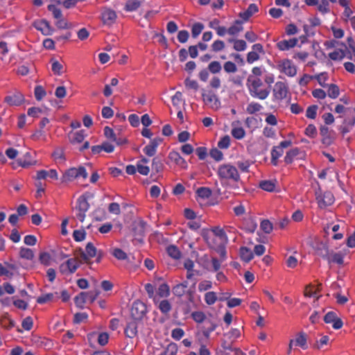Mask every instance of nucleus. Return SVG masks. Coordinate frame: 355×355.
Segmentation results:
<instances>
[{"label":"nucleus","instance_id":"79ce46f5","mask_svg":"<svg viewBox=\"0 0 355 355\" xmlns=\"http://www.w3.org/2000/svg\"><path fill=\"white\" fill-rule=\"evenodd\" d=\"M327 94L331 98L335 99L338 98L340 94L339 87L335 84L328 85Z\"/></svg>","mask_w":355,"mask_h":355},{"label":"nucleus","instance_id":"5701e85b","mask_svg":"<svg viewBox=\"0 0 355 355\" xmlns=\"http://www.w3.org/2000/svg\"><path fill=\"white\" fill-rule=\"evenodd\" d=\"M329 264L336 263L338 265H343L344 263V255L341 252H335L330 250L328 259H326Z\"/></svg>","mask_w":355,"mask_h":355},{"label":"nucleus","instance_id":"bf43d9fd","mask_svg":"<svg viewBox=\"0 0 355 355\" xmlns=\"http://www.w3.org/2000/svg\"><path fill=\"white\" fill-rule=\"evenodd\" d=\"M313 79H316L318 83L323 87H326L325 82L328 79V74L326 72L320 73L313 76Z\"/></svg>","mask_w":355,"mask_h":355},{"label":"nucleus","instance_id":"aec40b11","mask_svg":"<svg viewBox=\"0 0 355 355\" xmlns=\"http://www.w3.org/2000/svg\"><path fill=\"white\" fill-rule=\"evenodd\" d=\"M241 122L239 120L232 123L231 134L236 139H241L244 137V129L241 126Z\"/></svg>","mask_w":355,"mask_h":355},{"label":"nucleus","instance_id":"2f4dec72","mask_svg":"<svg viewBox=\"0 0 355 355\" xmlns=\"http://www.w3.org/2000/svg\"><path fill=\"white\" fill-rule=\"evenodd\" d=\"M0 323L6 329H12L15 324V321L10 318L8 313H5L1 317Z\"/></svg>","mask_w":355,"mask_h":355},{"label":"nucleus","instance_id":"e2e57ef3","mask_svg":"<svg viewBox=\"0 0 355 355\" xmlns=\"http://www.w3.org/2000/svg\"><path fill=\"white\" fill-rule=\"evenodd\" d=\"M104 135L107 139L112 141L116 140V134L114 133L112 128H110L109 126H105L104 128Z\"/></svg>","mask_w":355,"mask_h":355},{"label":"nucleus","instance_id":"603ef678","mask_svg":"<svg viewBox=\"0 0 355 355\" xmlns=\"http://www.w3.org/2000/svg\"><path fill=\"white\" fill-rule=\"evenodd\" d=\"M178 350L177 345L172 343L168 345L164 352L161 353L159 355H176Z\"/></svg>","mask_w":355,"mask_h":355},{"label":"nucleus","instance_id":"4be33fe9","mask_svg":"<svg viewBox=\"0 0 355 355\" xmlns=\"http://www.w3.org/2000/svg\"><path fill=\"white\" fill-rule=\"evenodd\" d=\"M139 320H135L131 319L127 324L125 329V334L129 338H134L137 334L138 322Z\"/></svg>","mask_w":355,"mask_h":355},{"label":"nucleus","instance_id":"c9c22d12","mask_svg":"<svg viewBox=\"0 0 355 355\" xmlns=\"http://www.w3.org/2000/svg\"><path fill=\"white\" fill-rule=\"evenodd\" d=\"M87 301V293L81 292L79 295H76L74 298V302L77 307L83 309L84 304Z\"/></svg>","mask_w":355,"mask_h":355},{"label":"nucleus","instance_id":"9d476101","mask_svg":"<svg viewBox=\"0 0 355 355\" xmlns=\"http://www.w3.org/2000/svg\"><path fill=\"white\" fill-rule=\"evenodd\" d=\"M116 13L109 8H103L101 10V20L104 25L111 26L116 20Z\"/></svg>","mask_w":355,"mask_h":355},{"label":"nucleus","instance_id":"cd10ccee","mask_svg":"<svg viewBox=\"0 0 355 355\" xmlns=\"http://www.w3.org/2000/svg\"><path fill=\"white\" fill-rule=\"evenodd\" d=\"M19 166L23 168H27L34 165L35 162L32 159L31 154L29 152L26 153L22 157L17 159Z\"/></svg>","mask_w":355,"mask_h":355},{"label":"nucleus","instance_id":"a18cd8bd","mask_svg":"<svg viewBox=\"0 0 355 355\" xmlns=\"http://www.w3.org/2000/svg\"><path fill=\"white\" fill-rule=\"evenodd\" d=\"M62 64L56 60H51V70L54 74L60 76L62 73Z\"/></svg>","mask_w":355,"mask_h":355},{"label":"nucleus","instance_id":"338daca9","mask_svg":"<svg viewBox=\"0 0 355 355\" xmlns=\"http://www.w3.org/2000/svg\"><path fill=\"white\" fill-rule=\"evenodd\" d=\"M210 156L216 162L221 161L223 159V153L218 148H213L210 150Z\"/></svg>","mask_w":355,"mask_h":355},{"label":"nucleus","instance_id":"13d9d810","mask_svg":"<svg viewBox=\"0 0 355 355\" xmlns=\"http://www.w3.org/2000/svg\"><path fill=\"white\" fill-rule=\"evenodd\" d=\"M230 145V137L229 135H225L220 138L218 142V147L220 149H227Z\"/></svg>","mask_w":355,"mask_h":355},{"label":"nucleus","instance_id":"72a5a7b5","mask_svg":"<svg viewBox=\"0 0 355 355\" xmlns=\"http://www.w3.org/2000/svg\"><path fill=\"white\" fill-rule=\"evenodd\" d=\"M300 149L298 148H294L289 151H288L284 157V162L289 164H291L295 158L300 154Z\"/></svg>","mask_w":355,"mask_h":355},{"label":"nucleus","instance_id":"864d4df0","mask_svg":"<svg viewBox=\"0 0 355 355\" xmlns=\"http://www.w3.org/2000/svg\"><path fill=\"white\" fill-rule=\"evenodd\" d=\"M204 29V25L201 23H195L191 28V34L193 38H196Z\"/></svg>","mask_w":355,"mask_h":355},{"label":"nucleus","instance_id":"2eb2a0df","mask_svg":"<svg viewBox=\"0 0 355 355\" xmlns=\"http://www.w3.org/2000/svg\"><path fill=\"white\" fill-rule=\"evenodd\" d=\"M169 160L175 163L177 166L182 168L186 169L188 167V164L186 160L180 155V154L175 150H172L169 153L168 156Z\"/></svg>","mask_w":355,"mask_h":355},{"label":"nucleus","instance_id":"4d7b16f0","mask_svg":"<svg viewBox=\"0 0 355 355\" xmlns=\"http://www.w3.org/2000/svg\"><path fill=\"white\" fill-rule=\"evenodd\" d=\"M39 260L44 266H49L51 261V256L49 253L44 252L40 254Z\"/></svg>","mask_w":355,"mask_h":355},{"label":"nucleus","instance_id":"09e8293b","mask_svg":"<svg viewBox=\"0 0 355 355\" xmlns=\"http://www.w3.org/2000/svg\"><path fill=\"white\" fill-rule=\"evenodd\" d=\"M164 169V164L161 159L158 157H155L153 159L152 162V170L155 173H160Z\"/></svg>","mask_w":355,"mask_h":355},{"label":"nucleus","instance_id":"473e14b6","mask_svg":"<svg viewBox=\"0 0 355 355\" xmlns=\"http://www.w3.org/2000/svg\"><path fill=\"white\" fill-rule=\"evenodd\" d=\"M243 30V23L240 20H236L227 29V33L230 35H236Z\"/></svg>","mask_w":355,"mask_h":355},{"label":"nucleus","instance_id":"b1692460","mask_svg":"<svg viewBox=\"0 0 355 355\" xmlns=\"http://www.w3.org/2000/svg\"><path fill=\"white\" fill-rule=\"evenodd\" d=\"M297 41L298 40L296 38L282 40L277 42V46L280 51H288L295 46Z\"/></svg>","mask_w":355,"mask_h":355},{"label":"nucleus","instance_id":"c03bdc74","mask_svg":"<svg viewBox=\"0 0 355 355\" xmlns=\"http://www.w3.org/2000/svg\"><path fill=\"white\" fill-rule=\"evenodd\" d=\"M19 256L22 259L32 260L34 257V253L31 249L21 248L19 251Z\"/></svg>","mask_w":355,"mask_h":355},{"label":"nucleus","instance_id":"de8ad7c7","mask_svg":"<svg viewBox=\"0 0 355 355\" xmlns=\"http://www.w3.org/2000/svg\"><path fill=\"white\" fill-rule=\"evenodd\" d=\"M217 300H218V297L215 292L209 291L205 293V301L208 305L214 304Z\"/></svg>","mask_w":355,"mask_h":355},{"label":"nucleus","instance_id":"0eeeda50","mask_svg":"<svg viewBox=\"0 0 355 355\" xmlns=\"http://www.w3.org/2000/svg\"><path fill=\"white\" fill-rule=\"evenodd\" d=\"M315 198L318 205L320 209H324L331 205L334 202V196L330 191L322 193V191L315 192Z\"/></svg>","mask_w":355,"mask_h":355},{"label":"nucleus","instance_id":"4c0bfd02","mask_svg":"<svg viewBox=\"0 0 355 355\" xmlns=\"http://www.w3.org/2000/svg\"><path fill=\"white\" fill-rule=\"evenodd\" d=\"M320 132L322 136V142L326 145H330L332 143V139L329 135V128L326 126H322L320 128Z\"/></svg>","mask_w":355,"mask_h":355},{"label":"nucleus","instance_id":"bb28decb","mask_svg":"<svg viewBox=\"0 0 355 355\" xmlns=\"http://www.w3.org/2000/svg\"><path fill=\"white\" fill-rule=\"evenodd\" d=\"M47 177H49L54 180H58V174L55 169H51L50 171L40 170L37 172V179L44 180Z\"/></svg>","mask_w":355,"mask_h":355},{"label":"nucleus","instance_id":"a211bd4d","mask_svg":"<svg viewBox=\"0 0 355 355\" xmlns=\"http://www.w3.org/2000/svg\"><path fill=\"white\" fill-rule=\"evenodd\" d=\"M295 346L300 347L303 349L308 348L307 336L304 331L297 333L295 338L291 339Z\"/></svg>","mask_w":355,"mask_h":355},{"label":"nucleus","instance_id":"9b49d317","mask_svg":"<svg viewBox=\"0 0 355 355\" xmlns=\"http://www.w3.org/2000/svg\"><path fill=\"white\" fill-rule=\"evenodd\" d=\"M202 99L205 103L214 110H217L220 106V102L216 95L212 92H205L202 94Z\"/></svg>","mask_w":355,"mask_h":355},{"label":"nucleus","instance_id":"37998d69","mask_svg":"<svg viewBox=\"0 0 355 355\" xmlns=\"http://www.w3.org/2000/svg\"><path fill=\"white\" fill-rule=\"evenodd\" d=\"M158 309L163 314H168L171 310V304L168 300H163L159 303Z\"/></svg>","mask_w":355,"mask_h":355},{"label":"nucleus","instance_id":"393cba45","mask_svg":"<svg viewBox=\"0 0 355 355\" xmlns=\"http://www.w3.org/2000/svg\"><path fill=\"white\" fill-rule=\"evenodd\" d=\"M146 223L143 220H139L133 223L132 232L135 236H144L145 233Z\"/></svg>","mask_w":355,"mask_h":355},{"label":"nucleus","instance_id":"c85d7f7f","mask_svg":"<svg viewBox=\"0 0 355 355\" xmlns=\"http://www.w3.org/2000/svg\"><path fill=\"white\" fill-rule=\"evenodd\" d=\"M78 178L76 168L67 170L61 178L62 182H71Z\"/></svg>","mask_w":355,"mask_h":355},{"label":"nucleus","instance_id":"ddd939ff","mask_svg":"<svg viewBox=\"0 0 355 355\" xmlns=\"http://www.w3.org/2000/svg\"><path fill=\"white\" fill-rule=\"evenodd\" d=\"M97 252L93 243L89 242L85 247V251L80 250V257L85 263H89L90 259L96 257Z\"/></svg>","mask_w":355,"mask_h":355},{"label":"nucleus","instance_id":"052dcab7","mask_svg":"<svg viewBox=\"0 0 355 355\" xmlns=\"http://www.w3.org/2000/svg\"><path fill=\"white\" fill-rule=\"evenodd\" d=\"M221 65L218 61H212L208 66V69L212 73H219L221 70Z\"/></svg>","mask_w":355,"mask_h":355},{"label":"nucleus","instance_id":"49530a36","mask_svg":"<svg viewBox=\"0 0 355 355\" xmlns=\"http://www.w3.org/2000/svg\"><path fill=\"white\" fill-rule=\"evenodd\" d=\"M257 227V223L256 222V220L250 217L247 221H245V232H254L255 230Z\"/></svg>","mask_w":355,"mask_h":355},{"label":"nucleus","instance_id":"39448f33","mask_svg":"<svg viewBox=\"0 0 355 355\" xmlns=\"http://www.w3.org/2000/svg\"><path fill=\"white\" fill-rule=\"evenodd\" d=\"M147 313L146 305L140 300L133 302L130 310L131 317L135 320H141Z\"/></svg>","mask_w":355,"mask_h":355},{"label":"nucleus","instance_id":"7c9ffc66","mask_svg":"<svg viewBox=\"0 0 355 355\" xmlns=\"http://www.w3.org/2000/svg\"><path fill=\"white\" fill-rule=\"evenodd\" d=\"M284 150L281 147L274 146L271 150V163L274 166H277L278 159L283 155Z\"/></svg>","mask_w":355,"mask_h":355},{"label":"nucleus","instance_id":"f03ea898","mask_svg":"<svg viewBox=\"0 0 355 355\" xmlns=\"http://www.w3.org/2000/svg\"><path fill=\"white\" fill-rule=\"evenodd\" d=\"M191 318L197 323L205 322V324L200 327L201 332L206 340L209 339L210 334L216 329L217 325L210 320H206V315L202 311L193 312Z\"/></svg>","mask_w":355,"mask_h":355},{"label":"nucleus","instance_id":"6e6552de","mask_svg":"<svg viewBox=\"0 0 355 355\" xmlns=\"http://www.w3.org/2000/svg\"><path fill=\"white\" fill-rule=\"evenodd\" d=\"M265 55V51L261 44L257 43L252 46L251 51L247 54V62L252 64L260 60L261 56Z\"/></svg>","mask_w":355,"mask_h":355},{"label":"nucleus","instance_id":"680f3d73","mask_svg":"<svg viewBox=\"0 0 355 355\" xmlns=\"http://www.w3.org/2000/svg\"><path fill=\"white\" fill-rule=\"evenodd\" d=\"M328 0H321L318 4V10L322 14L329 12Z\"/></svg>","mask_w":355,"mask_h":355},{"label":"nucleus","instance_id":"20e7f679","mask_svg":"<svg viewBox=\"0 0 355 355\" xmlns=\"http://www.w3.org/2000/svg\"><path fill=\"white\" fill-rule=\"evenodd\" d=\"M76 217L80 221L83 222L86 217V213L89 209V204L87 198L84 196H80L77 199V204L76 206Z\"/></svg>","mask_w":355,"mask_h":355},{"label":"nucleus","instance_id":"58836bf2","mask_svg":"<svg viewBox=\"0 0 355 355\" xmlns=\"http://www.w3.org/2000/svg\"><path fill=\"white\" fill-rule=\"evenodd\" d=\"M259 12V6L257 3H250L248 8L245 9V22L252 17L254 14Z\"/></svg>","mask_w":355,"mask_h":355},{"label":"nucleus","instance_id":"a19ab883","mask_svg":"<svg viewBox=\"0 0 355 355\" xmlns=\"http://www.w3.org/2000/svg\"><path fill=\"white\" fill-rule=\"evenodd\" d=\"M260 228L265 234H270L273 230L272 223L268 219L261 220L260 223Z\"/></svg>","mask_w":355,"mask_h":355},{"label":"nucleus","instance_id":"f8f14e48","mask_svg":"<svg viewBox=\"0 0 355 355\" xmlns=\"http://www.w3.org/2000/svg\"><path fill=\"white\" fill-rule=\"evenodd\" d=\"M24 95L19 92H16L6 96L4 102L10 106H19L24 102Z\"/></svg>","mask_w":355,"mask_h":355},{"label":"nucleus","instance_id":"8fccbe9b","mask_svg":"<svg viewBox=\"0 0 355 355\" xmlns=\"http://www.w3.org/2000/svg\"><path fill=\"white\" fill-rule=\"evenodd\" d=\"M157 294L161 297H167L170 295V288L167 284H162L157 291Z\"/></svg>","mask_w":355,"mask_h":355},{"label":"nucleus","instance_id":"0e129e2a","mask_svg":"<svg viewBox=\"0 0 355 355\" xmlns=\"http://www.w3.org/2000/svg\"><path fill=\"white\" fill-rule=\"evenodd\" d=\"M318 106L315 105L308 107L306 112V116L309 119H314L317 115Z\"/></svg>","mask_w":355,"mask_h":355},{"label":"nucleus","instance_id":"f3484780","mask_svg":"<svg viewBox=\"0 0 355 355\" xmlns=\"http://www.w3.org/2000/svg\"><path fill=\"white\" fill-rule=\"evenodd\" d=\"M114 146L108 141H105L101 145L93 146L92 147V153L94 155L99 154L102 151L107 153H111L114 150Z\"/></svg>","mask_w":355,"mask_h":355},{"label":"nucleus","instance_id":"f704fd0d","mask_svg":"<svg viewBox=\"0 0 355 355\" xmlns=\"http://www.w3.org/2000/svg\"><path fill=\"white\" fill-rule=\"evenodd\" d=\"M141 4L139 0H128L125 5L124 9L127 12H133L137 10Z\"/></svg>","mask_w":355,"mask_h":355},{"label":"nucleus","instance_id":"3c124183","mask_svg":"<svg viewBox=\"0 0 355 355\" xmlns=\"http://www.w3.org/2000/svg\"><path fill=\"white\" fill-rule=\"evenodd\" d=\"M197 195L202 198H208L211 196V190L208 187H200L196 191Z\"/></svg>","mask_w":355,"mask_h":355},{"label":"nucleus","instance_id":"774afa93","mask_svg":"<svg viewBox=\"0 0 355 355\" xmlns=\"http://www.w3.org/2000/svg\"><path fill=\"white\" fill-rule=\"evenodd\" d=\"M172 291L175 296L180 297L186 293L187 290L184 289L183 286L178 284L173 287Z\"/></svg>","mask_w":355,"mask_h":355},{"label":"nucleus","instance_id":"ea45409f","mask_svg":"<svg viewBox=\"0 0 355 355\" xmlns=\"http://www.w3.org/2000/svg\"><path fill=\"white\" fill-rule=\"evenodd\" d=\"M168 254L174 259H179L181 257V252L174 245H171L166 248Z\"/></svg>","mask_w":355,"mask_h":355},{"label":"nucleus","instance_id":"6ab92c4d","mask_svg":"<svg viewBox=\"0 0 355 355\" xmlns=\"http://www.w3.org/2000/svg\"><path fill=\"white\" fill-rule=\"evenodd\" d=\"M282 71L290 77H293L297 73V68L289 60H286L282 62Z\"/></svg>","mask_w":355,"mask_h":355},{"label":"nucleus","instance_id":"423d86ee","mask_svg":"<svg viewBox=\"0 0 355 355\" xmlns=\"http://www.w3.org/2000/svg\"><path fill=\"white\" fill-rule=\"evenodd\" d=\"M80 265V262L76 259L71 258L60 265L59 270L62 275H71L76 271Z\"/></svg>","mask_w":355,"mask_h":355},{"label":"nucleus","instance_id":"4468645a","mask_svg":"<svg viewBox=\"0 0 355 355\" xmlns=\"http://www.w3.org/2000/svg\"><path fill=\"white\" fill-rule=\"evenodd\" d=\"M266 248L263 245L259 244L254 247L253 251L249 248L245 247V262H249L253 258L254 254L257 256H261L265 253Z\"/></svg>","mask_w":355,"mask_h":355},{"label":"nucleus","instance_id":"1a4fd4ad","mask_svg":"<svg viewBox=\"0 0 355 355\" xmlns=\"http://www.w3.org/2000/svg\"><path fill=\"white\" fill-rule=\"evenodd\" d=\"M272 92L274 100L282 101L286 97L288 88L285 83L278 81L275 83Z\"/></svg>","mask_w":355,"mask_h":355},{"label":"nucleus","instance_id":"412c9836","mask_svg":"<svg viewBox=\"0 0 355 355\" xmlns=\"http://www.w3.org/2000/svg\"><path fill=\"white\" fill-rule=\"evenodd\" d=\"M69 141L73 144H80L85 139V137H86V134L85 132V130H81L79 131L73 132L71 131L69 135Z\"/></svg>","mask_w":355,"mask_h":355},{"label":"nucleus","instance_id":"6e6d98bb","mask_svg":"<svg viewBox=\"0 0 355 355\" xmlns=\"http://www.w3.org/2000/svg\"><path fill=\"white\" fill-rule=\"evenodd\" d=\"M34 93L37 101H41L46 94L45 89L41 85H37L35 87Z\"/></svg>","mask_w":355,"mask_h":355},{"label":"nucleus","instance_id":"5fc2aeb1","mask_svg":"<svg viewBox=\"0 0 355 355\" xmlns=\"http://www.w3.org/2000/svg\"><path fill=\"white\" fill-rule=\"evenodd\" d=\"M112 254L118 260H126L128 259L127 254L120 248H115L112 250Z\"/></svg>","mask_w":355,"mask_h":355},{"label":"nucleus","instance_id":"e433bc0d","mask_svg":"<svg viewBox=\"0 0 355 355\" xmlns=\"http://www.w3.org/2000/svg\"><path fill=\"white\" fill-rule=\"evenodd\" d=\"M261 119L254 117V116H250L245 119V125L252 130L259 128L261 123Z\"/></svg>","mask_w":355,"mask_h":355},{"label":"nucleus","instance_id":"a878e982","mask_svg":"<svg viewBox=\"0 0 355 355\" xmlns=\"http://www.w3.org/2000/svg\"><path fill=\"white\" fill-rule=\"evenodd\" d=\"M36 28L40 31L42 34L45 35H51L53 33V28L51 26L50 23L46 20L42 19L38 23V26Z\"/></svg>","mask_w":355,"mask_h":355},{"label":"nucleus","instance_id":"f257e3e1","mask_svg":"<svg viewBox=\"0 0 355 355\" xmlns=\"http://www.w3.org/2000/svg\"><path fill=\"white\" fill-rule=\"evenodd\" d=\"M247 85L249 93L253 98L264 100L270 94L269 87H262L263 85L261 78H257L255 76L248 77Z\"/></svg>","mask_w":355,"mask_h":355},{"label":"nucleus","instance_id":"7ed1b4c3","mask_svg":"<svg viewBox=\"0 0 355 355\" xmlns=\"http://www.w3.org/2000/svg\"><path fill=\"white\" fill-rule=\"evenodd\" d=\"M217 175L220 180L238 182L240 174L236 166L230 164H223L218 166Z\"/></svg>","mask_w":355,"mask_h":355},{"label":"nucleus","instance_id":"c756f323","mask_svg":"<svg viewBox=\"0 0 355 355\" xmlns=\"http://www.w3.org/2000/svg\"><path fill=\"white\" fill-rule=\"evenodd\" d=\"M276 180H263L259 182V187L266 191L272 192L275 191Z\"/></svg>","mask_w":355,"mask_h":355},{"label":"nucleus","instance_id":"dca6fc26","mask_svg":"<svg viewBox=\"0 0 355 355\" xmlns=\"http://www.w3.org/2000/svg\"><path fill=\"white\" fill-rule=\"evenodd\" d=\"M313 250L315 254L326 260V259H328V255H329V252L331 250H329L328 245L326 243L320 242L315 244V245L313 247Z\"/></svg>","mask_w":355,"mask_h":355},{"label":"nucleus","instance_id":"69168bd1","mask_svg":"<svg viewBox=\"0 0 355 355\" xmlns=\"http://www.w3.org/2000/svg\"><path fill=\"white\" fill-rule=\"evenodd\" d=\"M329 57L332 60H341L345 57V53L343 51L336 50L329 53Z\"/></svg>","mask_w":355,"mask_h":355}]
</instances>
